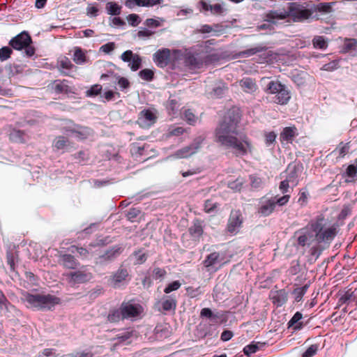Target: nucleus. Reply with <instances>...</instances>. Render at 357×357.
Wrapping results in <instances>:
<instances>
[{"label": "nucleus", "mask_w": 357, "mask_h": 357, "mask_svg": "<svg viewBox=\"0 0 357 357\" xmlns=\"http://www.w3.org/2000/svg\"><path fill=\"white\" fill-rule=\"evenodd\" d=\"M264 345V343L252 341L249 344L246 345L243 351L245 356H250L252 354L257 352Z\"/></svg>", "instance_id": "58836bf2"}, {"label": "nucleus", "mask_w": 357, "mask_h": 357, "mask_svg": "<svg viewBox=\"0 0 357 357\" xmlns=\"http://www.w3.org/2000/svg\"><path fill=\"white\" fill-rule=\"evenodd\" d=\"M224 255L218 252H213L208 255L203 261V264L208 270L218 264H223Z\"/></svg>", "instance_id": "bb28decb"}, {"label": "nucleus", "mask_w": 357, "mask_h": 357, "mask_svg": "<svg viewBox=\"0 0 357 357\" xmlns=\"http://www.w3.org/2000/svg\"><path fill=\"white\" fill-rule=\"evenodd\" d=\"M13 53L11 47L4 46L0 49V61H4L8 59Z\"/></svg>", "instance_id": "13d9d810"}, {"label": "nucleus", "mask_w": 357, "mask_h": 357, "mask_svg": "<svg viewBox=\"0 0 357 357\" xmlns=\"http://www.w3.org/2000/svg\"><path fill=\"white\" fill-rule=\"evenodd\" d=\"M204 221L195 218L192 222L191 226L188 228L190 237L194 241H199L204 233Z\"/></svg>", "instance_id": "393cba45"}, {"label": "nucleus", "mask_w": 357, "mask_h": 357, "mask_svg": "<svg viewBox=\"0 0 357 357\" xmlns=\"http://www.w3.org/2000/svg\"><path fill=\"white\" fill-rule=\"evenodd\" d=\"M61 261L63 266L69 269H75L78 265V262L75 258L69 254H65L61 255Z\"/></svg>", "instance_id": "e433bc0d"}, {"label": "nucleus", "mask_w": 357, "mask_h": 357, "mask_svg": "<svg viewBox=\"0 0 357 357\" xmlns=\"http://www.w3.org/2000/svg\"><path fill=\"white\" fill-rule=\"evenodd\" d=\"M10 139L11 141L17 143H24V132L20 130H13L10 133Z\"/></svg>", "instance_id": "c03bdc74"}, {"label": "nucleus", "mask_w": 357, "mask_h": 357, "mask_svg": "<svg viewBox=\"0 0 357 357\" xmlns=\"http://www.w3.org/2000/svg\"><path fill=\"white\" fill-rule=\"evenodd\" d=\"M197 8L202 13L212 15H222L225 12L224 3H212L211 0H201L197 3Z\"/></svg>", "instance_id": "9b49d317"}, {"label": "nucleus", "mask_w": 357, "mask_h": 357, "mask_svg": "<svg viewBox=\"0 0 357 357\" xmlns=\"http://www.w3.org/2000/svg\"><path fill=\"white\" fill-rule=\"evenodd\" d=\"M326 220L323 215H319L309 222V227L315 234L318 243H331L336 236V228L333 226L324 229Z\"/></svg>", "instance_id": "f03ea898"}, {"label": "nucleus", "mask_w": 357, "mask_h": 357, "mask_svg": "<svg viewBox=\"0 0 357 357\" xmlns=\"http://www.w3.org/2000/svg\"><path fill=\"white\" fill-rule=\"evenodd\" d=\"M218 208V204L212 200L207 199L204 203V211L206 213H211Z\"/></svg>", "instance_id": "69168bd1"}, {"label": "nucleus", "mask_w": 357, "mask_h": 357, "mask_svg": "<svg viewBox=\"0 0 357 357\" xmlns=\"http://www.w3.org/2000/svg\"><path fill=\"white\" fill-rule=\"evenodd\" d=\"M142 61L141 56L139 54H135L134 57L131 59V61L129 62L128 66L131 70L137 71L141 68Z\"/></svg>", "instance_id": "603ef678"}, {"label": "nucleus", "mask_w": 357, "mask_h": 357, "mask_svg": "<svg viewBox=\"0 0 357 357\" xmlns=\"http://www.w3.org/2000/svg\"><path fill=\"white\" fill-rule=\"evenodd\" d=\"M275 208L274 198L264 196L259 200L257 212L262 217H268L273 213Z\"/></svg>", "instance_id": "4468645a"}, {"label": "nucleus", "mask_w": 357, "mask_h": 357, "mask_svg": "<svg viewBox=\"0 0 357 357\" xmlns=\"http://www.w3.org/2000/svg\"><path fill=\"white\" fill-rule=\"evenodd\" d=\"M310 2L312 20L319 19L318 13L321 15L331 13V12H333V7L335 4V2Z\"/></svg>", "instance_id": "dca6fc26"}, {"label": "nucleus", "mask_w": 357, "mask_h": 357, "mask_svg": "<svg viewBox=\"0 0 357 357\" xmlns=\"http://www.w3.org/2000/svg\"><path fill=\"white\" fill-rule=\"evenodd\" d=\"M245 180L238 177L236 180L228 181L227 187L234 192H240L243 187Z\"/></svg>", "instance_id": "a19ab883"}, {"label": "nucleus", "mask_w": 357, "mask_h": 357, "mask_svg": "<svg viewBox=\"0 0 357 357\" xmlns=\"http://www.w3.org/2000/svg\"><path fill=\"white\" fill-rule=\"evenodd\" d=\"M287 18V15L282 13L280 10H270L265 15L264 22L258 26L261 30L272 31L277 26L278 21Z\"/></svg>", "instance_id": "1a4fd4ad"}, {"label": "nucleus", "mask_w": 357, "mask_h": 357, "mask_svg": "<svg viewBox=\"0 0 357 357\" xmlns=\"http://www.w3.org/2000/svg\"><path fill=\"white\" fill-rule=\"evenodd\" d=\"M269 297L274 305L282 307L288 300V292L284 289L271 291Z\"/></svg>", "instance_id": "b1692460"}, {"label": "nucleus", "mask_w": 357, "mask_h": 357, "mask_svg": "<svg viewBox=\"0 0 357 357\" xmlns=\"http://www.w3.org/2000/svg\"><path fill=\"white\" fill-rule=\"evenodd\" d=\"M123 248L121 246L118 245H114L97 257L96 264L104 265L112 262L121 254Z\"/></svg>", "instance_id": "2eb2a0df"}, {"label": "nucleus", "mask_w": 357, "mask_h": 357, "mask_svg": "<svg viewBox=\"0 0 357 357\" xmlns=\"http://www.w3.org/2000/svg\"><path fill=\"white\" fill-rule=\"evenodd\" d=\"M298 135L297 128L295 126L285 127L280 135L281 143H291L294 138Z\"/></svg>", "instance_id": "c756f323"}, {"label": "nucleus", "mask_w": 357, "mask_h": 357, "mask_svg": "<svg viewBox=\"0 0 357 357\" xmlns=\"http://www.w3.org/2000/svg\"><path fill=\"white\" fill-rule=\"evenodd\" d=\"M167 272L164 268H155L152 271V278L153 280H162L166 275Z\"/></svg>", "instance_id": "052dcab7"}, {"label": "nucleus", "mask_w": 357, "mask_h": 357, "mask_svg": "<svg viewBox=\"0 0 357 357\" xmlns=\"http://www.w3.org/2000/svg\"><path fill=\"white\" fill-rule=\"evenodd\" d=\"M227 312L225 311H215V312L208 307L202 309L200 312L201 318H207L212 323L211 324H201L199 331L202 337L213 336L216 331V326L223 323L227 319Z\"/></svg>", "instance_id": "7ed1b4c3"}, {"label": "nucleus", "mask_w": 357, "mask_h": 357, "mask_svg": "<svg viewBox=\"0 0 357 357\" xmlns=\"http://www.w3.org/2000/svg\"><path fill=\"white\" fill-rule=\"evenodd\" d=\"M340 157L343 158L350 150V144L349 143H340L338 147L337 148Z\"/></svg>", "instance_id": "e2e57ef3"}, {"label": "nucleus", "mask_w": 357, "mask_h": 357, "mask_svg": "<svg viewBox=\"0 0 357 357\" xmlns=\"http://www.w3.org/2000/svg\"><path fill=\"white\" fill-rule=\"evenodd\" d=\"M122 314L121 307L110 309L107 317V320L110 323H117L121 320H124V317Z\"/></svg>", "instance_id": "f704fd0d"}, {"label": "nucleus", "mask_w": 357, "mask_h": 357, "mask_svg": "<svg viewBox=\"0 0 357 357\" xmlns=\"http://www.w3.org/2000/svg\"><path fill=\"white\" fill-rule=\"evenodd\" d=\"M203 142L201 137L195 138L193 142L188 146L177 150L172 156L175 158H187L195 154Z\"/></svg>", "instance_id": "ddd939ff"}, {"label": "nucleus", "mask_w": 357, "mask_h": 357, "mask_svg": "<svg viewBox=\"0 0 357 357\" xmlns=\"http://www.w3.org/2000/svg\"><path fill=\"white\" fill-rule=\"evenodd\" d=\"M310 230L311 229L308 223L306 227L301 228L295 232V236H298L297 243L299 246L304 247L307 245H309V240L311 237L309 232Z\"/></svg>", "instance_id": "cd10ccee"}, {"label": "nucleus", "mask_w": 357, "mask_h": 357, "mask_svg": "<svg viewBox=\"0 0 357 357\" xmlns=\"http://www.w3.org/2000/svg\"><path fill=\"white\" fill-rule=\"evenodd\" d=\"M75 158L78 160L79 162L85 163L89 159V155L87 151H80L75 154Z\"/></svg>", "instance_id": "0e129e2a"}, {"label": "nucleus", "mask_w": 357, "mask_h": 357, "mask_svg": "<svg viewBox=\"0 0 357 357\" xmlns=\"http://www.w3.org/2000/svg\"><path fill=\"white\" fill-rule=\"evenodd\" d=\"M318 346L317 344H312L305 351L303 354V357H312L317 354Z\"/></svg>", "instance_id": "774afa93"}, {"label": "nucleus", "mask_w": 357, "mask_h": 357, "mask_svg": "<svg viewBox=\"0 0 357 357\" xmlns=\"http://www.w3.org/2000/svg\"><path fill=\"white\" fill-rule=\"evenodd\" d=\"M107 13L111 15H119L121 11V7L116 2H107L106 4Z\"/></svg>", "instance_id": "49530a36"}, {"label": "nucleus", "mask_w": 357, "mask_h": 357, "mask_svg": "<svg viewBox=\"0 0 357 357\" xmlns=\"http://www.w3.org/2000/svg\"><path fill=\"white\" fill-rule=\"evenodd\" d=\"M68 143L69 141L66 137L59 136L54 141V146L57 150H64Z\"/></svg>", "instance_id": "09e8293b"}, {"label": "nucleus", "mask_w": 357, "mask_h": 357, "mask_svg": "<svg viewBox=\"0 0 357 357\" xmlns=\"http://www.w3.org/2000/svg\"><path fill=\"white\" fill-rule=\"evenodd\" d=\"M310 287V284H305L301 287L294 289L291 294L294 296V301L298 303L302 301L303 297L307 291Z\"/></svg>", "instance_id": "ea45409f"}, {"label": "nucleus", "mask_w": 357, "mask_h": 357, "mask_svg": "<svg viewBox=\"0 0 357 357\" xmlns=\"http://www.w3.org/2000/svg\"><path fill=\"white\" fill-rule=\"evenodd\" d=\"M134 331L130 328L124 330L121 333L116 335L114 340H117L119 343H124L127 342L132 335Z\"/></svg>", "instance_id": "79ce46f5"}, {"label": "nucleus", "mask_w": 357, "mask_h": 357, "mask_svg": "<svg viewBox=\"0 0 357 357\" xmlns=\"http://www.w3.org/2000/svg\"><path fill=\"white\" fill-rule=\"evenodd\" d=\"M309 197V192L306 188H302L300 190L298 193V199L297 202L301 206H304L307 204V199Z\"/></svg>", "instance_id": "6e6d98bb"}, {"label": "nucleus", "mask_w": 357, "mask_h": 357, "mask_svg": "<svg viewBox=\"0 0 357 357\" xmlns=\"http://www.w3.org/2000/svg\"><path fill=\"white\" fill-rule=\"evenodd\" d=\"M139 76L144 81L151 82L154 79L153 70L145 68L139 72Z\"/></svg>", "instance_id": "864d4df0"}, {"label": "nucleus", "mask_w": 357, "mask_h": 357, "mask_svg": "<svg viewBox=\"0 0 357 357\" xmlns=\"http://www.w3.org/2000/svg\"><path fill=\"white\" fill-rule=\"evenodd\" d=\"M69 82L66 79L55 80L52 83V89L56 94L69 95L75 93L74 89L68 85Z\"/></svg>", "instance_id": "a878e982"}, {"label": "nucleus", "mask_w": 357, "mask_h": 357, "mask_svg": "<svg viewBox=\"0 0 357 357\" xmlns=\"http://www.w3.org/2000/svg\"><path fill=\"white\" fill-rule=\"evenodd\" d=\"M109 77H115L116 81L117 82V84H119L121 91H124L125 89H127L130 87V82L128 79L120 77L119 75L114 74L113 72H110L107 74H102L101 75V79L102 80H106Z\"/></svg>", "instance_id": "2f4dec72"}, {"label": "nucleus", "mask_w": 357, "mask_h": 357, "mask_svg": "<svg viewBox=\"0 0 357 357\" xmlns=\"http://www.w3.org/2000/svg\"><path fill=\"white\" fill-rule=\"evenodd\" d=\"M243 222L241 213L239 210L232 211L230 213L227 229L231 234H236L241 227Z\"/></svg>", "instance_id": "aec40b11"}, {"label": "nucleus", "mask_w": 357, "mask_h": 357, "mask_svg": "<svg viewBox=\"0 0 357 357\" xmlns=\"http://www.w3.org/2000/svg\"><path fill=\"white\" fill-rule=\"evenodd\" d=\"M240 122L238 113L229 110L220 122L215 130V141L222 146L230 149L237 156L247 155L252 146L248 137L240 134L238 126Z\"/></svg>", "instance_id": "f257e3e1"}, {"label": "nucleus", "mask_w": 357, "mask_h": 357, "mask_svg": "<svg viewBox=\"0 0 357 357\" xmlns=\"http://www.w3.org/2000/svg\"><path fill=\"white\" fill-rule=\"evenodd\" d=\"M240 86L246 93H252L257 89V85L250 77H244L240 81Z\"/></svg>", "instance_id": "c9c22d12"}, {"label": "nucleus", "mask_w": 357, "mask_h": 357, "mask_svg": "<svg viewBox=\"0 0 357 357\" xmlns=\"http://www.w3.org/2000/svg\"><path fill=\"white\" fill-rule=\"evenodd\" d=\"M133 256L135 257V264H142L147 259L146 255L142 249L135 251L133 252Z\"/></svg>", "instance_id": "3c124183"}, {"label": "nucleus", "mask_w": 357, "mask_h": 357, "mask_svg": "<svg viewBox=\"0 0 357 357\" xmlns=\"http://www.w3.org/2000/svg\"><path fill=\"white\" fill-rule=\"evenodd\" d=\"M267 47L263 44L257 45L255 47L248 48L238 53V56L240 58H245L253 56L257 53L265 52Z\"/></svg>", "instance_id": "473e14b6"}, {"label": "nucleus", "mask_w": 357, "mask_h": 357, "mask_svg": "<svg viewBox=\"0 0 357 357\" xmlns=\"http://www.w3.org/2000/svg\"><path fill=\"white\" fill-rule=\"evenodd\" d=\"M215 44V40H208L204 42L203 47L204 52V56L205 66L214 65L227 57V53L221 50L211 49V45Z\"/></svg>", "instance_id": "6e6552de"}, {"label": "nucleus", "mask_w": 357, "mask_h": 357, "mask_svg": "<svg viewBox=\"0 0 357 357\" xmlns=\"http://www.w3.org/2000/svg\"><path fill=\"white\" fill-rule=\"evenodd\" d=\"M249 179L250 182V186L255 189L259 190L261 189L264 187V181L261 178L257 176L255 174H251L249 176Z\"/></svg>", "instance_id": "de8ad7c7"}, {"label": "nucleus", "mask_w": 357, "mask_h": 357, "mask_svg": "<svg viewBox=\"0 0 357 357\" xmlns=\"http://www.w3.org/2000/svg\"><path fill=\"white\" fill-rule=\"evenodd\" d=\"M302 166L289 165L286 169V180L291 183V188L296 187L299 183V176L302 172Z\"/></svg>", "instance_id": "412c9836"}, {"label": "nucleus", "mask_w": 357, "mask_h": 357, "mask_svg": "<svg viewBox=\"0 0 357 357\" xmlns=\"http://www.w3.org/2000/svg\"><path fill=\"white\" fill-rule=\"evenodd\" d=\"M68 135H71L79 140H84L93 135V130L89 127L70 123V126L63 128Z\"/></svg>", "instance_id": "9d476101"}, {"label": "nucleus", "mask_w": 357, "mask_h": 357, "mask_svg": "<svg viewBox=\"0 0 357 357\" xmlns=\"http://www.w3.org/2000/svg\"><path fill=\"white\" fill-rule=\"evenodd\" d=\"M162 0H126L125 6L128 8H133L135 6L153 7L161 3Z\"/></svg>", "instance_id": "c85d7f7f"}, {"label": "nucleus", "mask_w": 357, "mask_h": 357, "mask_svg": "<svg viewBox=\"0 0 357 357\" xmlns=\"http://www.w3.org/2000/svg\"><path fill=\"white\" fill-rule=\"evenodd\" d=\"M166 107L169 116L172 117L178 116L180 104L176 99L169 98Z\"/></svg>", "instance_id": "4c0bfd02"}, {"label": "nucleus", "mask_w": 357, "mask_h": 357, "mask_svg": "<svg viewBox=\"0 0 357 357\" xmlns=\"http://www.w3.org/2000/svg\"><path fill=\"white\" fill-rule=\"evenodd\" d=\"M86 56L80 47H77L74 52L73 61L77 64H82L85 62Z\"/></svg>", "instance_id": "8fccbe9b"}, {"label": "nucleus", "mask_w": 357, "mask_h": 357, "mask_svg": "<svg viewBox=\"0 0 357 357\" xmlns=\"http://www.w3.org/2000/svg\"><path fill=\"white\" fill-rule=\"evenodd\" d=\"M273 197L274 198V202H275V206L277 205L279 206H283L288 203V202L290 199V195H284L280 197Z\"/></svg>", "instance_id": "680f3d73"}, {"label": "nucleus", "mask_w": 357, "mask_h": 357, "mask_svg": "<svg viewBox=\"0 0 357 357\" xmlns=\"http://www.w3.org/2000/svg\"><path fill=\"white\" fill-rule=\"evenodd\" d=\"M56 357V349L53 348H47L43 349L39 354V357Z\"/></svg>", "instance_id": "338daca9"}, {"label": "nucleus", "mask_w": 357, "mask_h": 357, "mask_svg": "<svg viewBox=\"0 0 357 357\" xmlns=\"http://www.w3.org/2000/svg\"><path fill=\"white\" fill-rule=\"evenodd\" d=\"M264 91L266 94L275 95L273 102L278 105H287L291 99V91L278 80L268 81Z\"/></svg>", "instance_id": "39448f33"}, {"label": "nucleus", "mask_w": 357, "mask_h": 357, "mask_svg": "<svg viewBox=\"0 0 357 357\" xmlns=\"http://www.w3.org/2000/svg\"><path fill=\"white\" fill-rule=\"evenodd\" d=\"M158 112L155 108L144 109L139 113L137 123L142 128H150L157 120Z\"/></svg>", "instance_id": "f8f14e48"}, {"label": "nucleus", "mask_w": 357, "mask_h": 357, "mask_svg": "<svg viewBox=\"0 0 357 357\" xmlns=\"http://www.w3.org/2000/svg\"><path fill=\"white\" fill-rule=\"evenodd\" d=\"M288 17H291L294 22H304L312 20L310 1H298L289 3L288 10L281 11Z\"/></svg>", "instance_id": "423d86ee"}, {"label": "nucleus", "mask_w": 357, "mask_h": 357, "mask_svg": "<svg viewBox=\"0 0 357 357\" xmlns=\"http://www.w3.org/2000/svg\"><path fill=\"white\" fill-rule=\"evenodd\" d=\"M153 61L159 68L166 67L170 61V50L168 48L157 50L153 54Z\"/></svg>", "instance_id": "4be33fe9"}, {"label": "nucleus", "mask_w": 357, "mask_h": 357, "mask_svg": "<svg viewBox=\"0 0 357 357\" xmlns=\"http://www.w3.org/2000/svg\"><path fill=\"white\" fill-rule=\"evenodd\" d=\"M303 314L300 312H296L287 323L288 328H292L293 331H300L303 328V323L301 321Z\"/></svg>", "instance_id": "72a5a7b5"}, {"label": "nucleus", "mask_w": 357, "mask_h": 357, "mask_svg": "<svg viewBox=\"0 0 357 357\" xmlns=\"http://www.w3.org/2000/svg\"><path fill=\"white\" fill-rule=\"evenodd\" d=\"M159 303L163 311L175 310L176 307V299L174 295L164 296Z\"/></svg>", "instance_id": "7c9ffc66"}, {"label": "nucleus", "mask_w": 357, "mask_h": 357, "mask_svg": "<svg viewBox=\"0 0 357 357\" xmlns=\"http://www.w3.org/2000/svg\"><path fill=\"white\" fill-rule=\"evenodd\" d=\"M184 62L191 70L200 69L205 66L204 56L199 53L188 52L185 56Z\"/></svg>", "instance_id": "a211bd4d"}, {"label": "nucleus", "mask_w": 357, "mask_h": 357, "mask_svg": "<svg viewBox=\"0 0 357 357\" xmlns=\"http://www.w3.org/2000/svg\"><path fill=\"white\" fill-rule=\"evenodd\" d=\"M13 307L4 294L0 292V311L6 312L9 310V307Z\"/></svg>", "instance_id": "5fc2aeb1"}, {"label": "nucleus", "mask_w": 357, "mask_h": 357, "mask_svg": "<svg viewBox=\"0 0 357 357\" xmlns=\"http://www.w3.org/2000/svg\"><path fill=\"white\" fill-rule=\"evenodd\" d=\"M213 31L215 32H222V26L218 24L211 26L208 24H203L201 26L199 31L203 33H209Z\"/></svg>", "instance_id": "a18cd8bd"}, {"label": "nucleus", "mask_w": 357, "mask_h": 357, "mask_svg": "<svg viewBox=\"0 0 357 357\" xmlns=\"http://www.w3.org/2000/svg\"><path fill=\"white\" fill-rule=\"evenodd\" d=\"M102 90V86L100 84H94L86 91L87 97H95L98 95Z\"/></svg>", "instance_id": "bf43d9fd"}, {"label": "nucleus", "mask_w": 357, "mask_h": 357, "mask_svg": "<svg viewBox=\"0 0 357 357\" xmlns=\"http://www.w3.org/2000/svg\"><path fill=\"white\" fill-rule=\"evenodd\" d=\"M181 287V283L179 280H175L169 283L164 289V292L167 294H170L172 291L178 290Z\"/></svg>", "instance_id": "4d7b16f0"}, {"label": "nucleus", "mask_w": 357, "mask_h": 357, "mask_svg": "<svg viewBox=\"0 0 357 357\" xmlns=\"http://www.w3.org/2000/svg\"><path fill=\"white\" fill-rule=\"evenodd\" d=\"M313 47L316 49L326 50L328 47L327 41L322 36H314L312 39Z\"/></svg>", "instance_id": "37998d69"}, {"label": "nucleus", "mask_w": 357, "mask_h": 357, "mask_svg": "<svg viewBox=\"0 0 357 357\" xmlns=\"http://www.w3.org/2000/svg\"><path fill=\"white\" fill-rule=\"evenodd\" d=\"M32 38L28 31H23L9 41V45L15 50H24V56L31 58L35 54L36 50L31 45Z\"/></svg>", "instance_id": "0eeeda50"}, {"label": "nucleus", "mask_w": 357, "mask_h": 357, "mask_svg": "<svg viewBox=\"0 0 357 357\" xmlns=\"http://www.w3.org/2000/svg\"><path fill=\"white\" fill-rule=\"evenodd\" d=\"M120 307L124 319L136 317L139 316L142 311V307L140 305L133 304L131 302H123Z\"/></svg>", "instance_id": "6ab92c4d"}, {"label": "nucleus", "mask_w": 357, "mask_h": 357, "mask_svg": "<svg viewBox=\"0 0 357 357\" xmlns=\"http://www.w3.org/2000/svg\"><path fill=\"white\" fill-rule=\"evenodd\" d=\"M24 300L28 307L38 310H51L61 302L59 297L51 294H33L29 292L24 294Z\"/></svg>", "instance_id": "20e7f679"}, {"label": "nucleus", "mask_w": 357, "mask_h": 357, "mask_svg": "<svg viewBox=\"0 0 357 357\" xmlns=\"http://www.w3.org/2000/svg\"><path fill=\"white\" fill-rule=\"evenodd\" d=\"M129 273L128 270L121 266L118 270L114 272L110 278L111 283L114 288H120L122 285L127 283V280H129Z\"/></svg>", "instance_id": "f3484780"}, {"label": "nucleus", "mask_w": 357, "mask_h": 357, "mask_svg": "<svg viewBox=\"0 0 357 357\" xmlns=\"http://www.w3.org/2000/svg\"><path fill=\"white\" fill-rule=\"evenodd\" d=\"M70 284L75 285L89 281L92 278V274L82 271L70 272L66 275Z\"/></svg>", "instance_id": "5701e85b"}]
</instances>
